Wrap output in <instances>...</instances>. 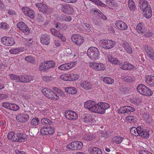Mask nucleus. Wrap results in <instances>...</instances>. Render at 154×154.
I'll list each match as a JSON object with an SVG mask.
<instances>
[{
  "mask_svg": "<svg viewBox=\"0 0 154 154\" xmlns=\"http://www.w3.org/2000/svg\"><path fill=\"white\" fill-rule=\"evenodd\" d=\"M109 61L114 64L119 65L120 67L124 70L134 68V66L127 61H125L121 63L116 58L112 57L111 56L108 57Z\"/></svg>",
  "mask_w": 154,
  "mask_h": 154,
  "instance_id": "1",
  "label": "nucleus"
},
{
  "mask_svg": "<svg viewBox=\"0 0 154 154\" xmlns=\"http://www.w3.org/2000/svg\"><path fill=\"white\" fill-rule=\"evenodd\" d=\"M131 133L136 136H141L143 138H148L149 136V131L146 129H144L140 126L137 128L133 127L130 130Z\"/></svg>",
  "mask_w": 154,
  "mask_h": 154,
  "instance_id": "2",
  "label": "nucleus"
},
{
  "mask_svg": "<svg viewBox=\"0 0 154 154\" xmlns=\"http://www.w3.org/2000/svg\"><path fill=\"white\" fill-rule=\"evenodd\" d=\"M87 55L91 60H95L99 59L100 52L97 48L91 47L87 50Z\"/></svg>",
  "mask_w": 154,
  "mask_h": 154,
  "instance_id": "3",
  "label": "nucleus"
},
{
  "mask_svg": "<svg viewBox=\"0 0 154 154\" xmlns=\"http://www.w3.org/2000/svg\"><path fill=\"white\" fill-rule=\"evenodd\" d=\"M84 106L91 112L97 113L98 105L94 100H88L85 102V103Z\"/></svg>",
  "mask_w": 154,
  "mask_h": 154,
  "instance_id": "4",
  "label": "nucleus"
},
{
  "mask_svg": "<svg viewBox=\"0 0 154 154\" xmlns=\"http://www.w3.org/2000/svg\"><path fill=\"white\" fill-rule=\"evenodd\" d=\"M137 89L138 92L143 95L150 96L152 94L151 90L142 84L138 85Z\"/></svg>",
  "mask_w": 154,
  "mask_h": 154,
  "instance_id": "5",
  "label": "nucleus"
},
{
  "mask_svg": "<svg viewBox=\"0 0 154 154\" xmlns=\"http://www.w3.org/2000/svg\"><path fill=\"white\" fill-rule=\"evenodd\" d=\"M100 44L103 48L106 49H110L114 47L116 44V42L111 40H104L101 41Z\"/></svg>",
  "mask_w": 154,
  "mask_h": 154,
  "instance_id": "6",
  "label": "nucleus"
},
{
  "mask_svg": "<svg viewBox=\"0 0 154 154\" xmlns=\"http://www.w3.org/2000/svg\"><path fill=\"white\" fill-rule=\"evenodd\" d=\"M83 143L80 141H76L72 142L66 146L68 149L73 150H80L83 147Z\"/></svg>",
  "mask_w": 154,
  "mask_h": 154,
  "instance_id": "7",
  "label": "nucleus"
},
{
  "mask_svg": "<svg viewBox=\"0 0 154 154\" xmlns=\"http://www.w3.org/2000/svg\"><path fill=\"white\" fill-rule=\"evenodd\" d=\"M1 42L3 45L6 46H11L15 43L13 38L6 36L2 37L1 39Z\"/></svg>",
  "mask_w": 154,
  "mask_h": 154,
  "instance_id": "8",
  "label": "nucleus"
},
{
  "mask_svg": "<svg viewBox=\"0 0 154 154\" xmlns=\"http://www.w3.org/2000/svg\"><path fill=\"white\" fill-rule=\"evenodd\" d=\"M66 118L70 120H75L77 119L78 115L74 111L68 110L65 113Z\"/></svg>",
  "mask_w": 154,
  "mask_h": 154,
  "instance_id": "9",
  "label": "nucleus"
},
{
  "mask_svg": "<svg viewBox=\"0 0 154 154\" xmlns=\"http://www.w3.org/2000/svg\"><path fill=\"white\" fill-rule=\"evenodd\" d=\"M36 6L40 11L44 13L48 14L51 12L50 8L44 4L37 3L36 4Z\"/></svg>",
  "mask_w": 154,
  "mask_h": 154,
  "instance_id": "10",
  "label": "nucleus"
},
{
  "mask_svg": "<svg viewBox=\"0 0 154 154\" xmlns=\"http://www.w3.org/2000/svg\"><path fill=\"white\" fill-rule=\"evenodd\" d=\"M71 38L72 41L77 45H81L84 41L83 37L79 35H72Z\"/></svg>",
  "mask_w": 154,
  "mask_h": 154,
  "instance_id": "11",
  "label": "nucleus"
},
{
  "mask_svg": "<svg viewBox=\"0 0 154 154\" xmlns=\"http://www.w3.org/2000/svg\"><path fill=\"white\" fill-rule=\"evenodd\" d=\"M17 28L22 31L25 35H28L30 33V30L28 27L23 22L19 23L17 25Z\"/></svg>",
  "mask_w": 154,
  "mask_h": 154,
  "instance_id": "12",
  "label": "nucleus"
},
{
  "mask_svg": "<svg viewBox=\"0 0 154 154\" xmlns=\"http://www.w3.org/2000/svg\"><path fill=\"white\" fill-rule=\"evenodd\" d=\"M89 66L92 69L97 71H103L105 68L104 65L101 63H89Z\"/></svg>",
  "mask_w": 154,
  "mask_h": 154,
  "instance_id": "13",
  "label": "nucleus"
},
{
  "mask_svg": "<svg viewBox=\"0 0 154 154\" xmlns=\"http://www.w3.org/2000/svg\"><path fill=\"white\" fill-rule=\"evenodd\" d=\"M98 109L97 113L100 114H104L106 109L109 107V105L106 103H102L101 102L98 103Z\"/></svg>",
  "mask_w": 154,
  "mask_h": 154,
  "instance_id": "14",
  "label": "nucleus"
},
{
  "mask_svg": "<svg viewBox=\"0 0 154 154\" xmlns=\"http://www.w3.org/2000/svg\"><path fill=\"white\" fill-rule=\"evenodd\" d=\"M135 108L130 106H125L120 108L118 110L119 114H124L133 112L135 111Z\"/></svg>",
  "mask_w": 154,
  "mask_h": 154,
  "instance_id": "15",
  "label": "nucleus"
},
{
  "mask_svg": "<svg viewBox=\"0 0 154 154\" xmlns=\"http://www.w3.org/2000/svg\"><path fill=\"white\" fill-rule=\"evenodd\" d=\"M29 116L26 113H21L16 117V120L18 122L21 123H24L27 122L29 119Z\"/></svg>",
  "mask_w": 154,
  "mask_h": 154,
  "instance_id": "16",
  "label": "nucleus"
},
{
  "mask_svg": "<svg viewBox=\"0 0 154 154\" xmlns=\"http://www.w3.org/2000/svg\"><path fill=\"white\" fill-rule=\"evenodd\" d=\"M22 10L24 14L30 18H34L35 17V12L33 10L28 7H23Z\"/></svg>",
  "mask_w": 154,
  "mask_h": 154,
  "instance_id": "17",
  "label": "nucleus"
},
{
  "mask_svg": "<svg viewBox=\"0 0 154 154\" xmlns=\"http://www.w3.org/2000/svg\"><path fill=\"white\" fill-rule=\"evenodd\" d=\"M61 8V10L65 13L70 14L74 12L73 7L69 5H62Z\"/></svg>",
  "mask_w": 154,
  "mask_h": 154,
  "instance_id": "18",
  "label": "nucleus"
},
{
  "mask_svg": "<svg viewBox=\"0 0 154 154\" xmlns=\"http://www.w3.org/2000/svg\"><path fill=\"white\" fill-rule=\"evenodd\" d=\"M144 49L147 53L148 56L152 60H154V51L152 48L148 45H145Z\"/></svg>",
  "mask_w": 154,
  "mask_h": 154,
  "instance_id": "19",
  "label": "nucleus"
},
{
  "mask_svg": "<svg viewBox=\"0 0 154 154\" xmlns=\"http://www.w3.org/2000/svg\"><path fill=\"white\" fill-rule=\"evenodd\" d=\"M50 31L53 35L61 39L62 41L63 42H65L66 41V38L64 36L63 34H60L59 32L57 31L55 28H51L50 29Z\"/></svg>",
  "mask_w": 154,
  "mask_h": 154,
  "instance_id": "20",
  "label": "nucleus"
},
{
  "mask_svg": "<svg viewBox=\"0 0 154 154\" xmlns=\"http://www.w3.org/2000/svg\"><path fill=\"white\" fill-rule=\"evenodd\" d=\"M50 37L49 35H43L41 37V43L45 45H48L50 42Z\"/></svg>",
  "mask_w": 154,
  "mask_h": 154,
  "instance_id": "21",
  "label": "nucleus"
},
{
  "mask_svg": "<svg viewBox=\"0 0 154 154\" xmlns=\"http://www.w3.org/2000/svg\"><path fill=\"white\" fill-rule=\"evenodd\" d=\"M146 82L150 86L154 87V76L151 75H147L145 77Z\"/></svg>",
  "mask_w": 154,
  "mask_h": 154,
  "instance_id": "22",
  "label": "nucleus"
},
{
  "mask_svg": "<svg viewBox=\"0 0 154 154\" xmlns=\"http://www.w3.org/2000/svg\"><path fill=\"white\" fill-rule=\"evenodd\" d=\"M116 25L118 29L122 30H125L128 28L126 24L120 20H117L116 22Z\"/></svg>",
  "mask_w": 154,
  "mask_h": 154,
  "instance_id": "23",
  "label": "nucleus"
},
{
  "mask_svg": "<svg viewBox=\"0 0 154 154\" xmlns=\"http://www.w3.org/2000/svg\"><path fill=\"white\" fill-rule=\"evenodd\" d=\"M20 82L22 83H25L29 82L33 79L32 77L30 75H23L20 76Z\"/></svg>",
  "mask_w": 154,
  "mask_h": 154,
  "instance_id": "24",
  "label": "nucleus"
},
{
  "mask_svg": "<svg viewBox=\"0 0 154 154\" xmlns=\"http://www.w3.org/2000/svg\"><path fill=\"white\" fill-rule=\"evenodd\" d=\"M17 138L16 142H23L27 140V136L25 134L20 133H17Z\"/></svg>",
  "mask_w": 154,
  "mask_h": 154,
  "instance_id": "25",
  "label": "nucleus"
},
{
  "mask_svg": "<svg viewBox=\"0 0 154 154\" xmlns=\"http://www.w3.org/2000/svg\"><path fill=\"white\" fill-rule=\"evenodd\" d=\"M74 66L73 62L63 64L58 67L59 69L61 70H67L72 68Z\"/></svg>",
  "mask_w": 154,
  "mask_h": 154,
  "instance_id": "26",
  "label": "nucleus"
},
{
  "mask_svg": "<svg viewBox=\"0 0 154 154\" xmlns=\"http://www.w3.org/2000/svg\"><path fill=\"white\" fill-rule=\"evenodd\" d=\"M81 86L85 89L89 90L92 87V84L88 81H85L80 84Z\"/></svg>",
  "mask_w": 154,
  "mask_h": 154,
  "instance_id": "27",
  "label": "nucleus"
},
{
  "mask_svg": "<svg viewBox=\"0 0 154 154\" xmlns=\"http://www.w3.org/2000/svg\"><path fill=\"white\" fill-rule=\"evenodd\" d=\"M82 120L85 122L91 123L93 122V119L91 115L89 114L83 115L82 117Z\"/></svg>",
  "mask_w": 154,
  "mask_h": 154,
  "instance_id": "28",
  "label": "nucleus"
},
{
  "mask_svg": "<svg viewBox=\"0 0 154 154\" xmlns=\"http://www.w3.org/2000/svg\"><path fill=\"white\" fill-rule=\"evenodd\" d=\"M88 152L91 154H102L101 150L97 147H91L88 149Z\"/></svg>",
  "mask_w": 154,
  "mask_h": 154,
  "instance_id": "29",
  "label": "nucleus"
},
{
  "mask_svg": "<svg viewBox=\"0 0 154 154\" xmlns=\"http://www.w3.org/2000/svg\"><path fill=\"white\" fill-rule=\"evenodd\" d=\"M17 134L14 132H10L8 135V139L12 141L16 142L17 140Z\"/></svg>",
  "mask_w": 154,
  "mask_h": 154,
  "instance_id": "30",
  "label": "nucleus"
},
{
  "mask_svg": "<svg viewBox=\"0 0 154 154\" xmlns=\"http://www.w3.org/2000/svg\"><path fill=\"white\" fill-rule=\"evenodd\" d=\"M136 29L138 33L141 34L143 33L146 31L145 27L141 23H140L138 24L137 26Z\"/></svg>",
  "mask_w": 154,
  "mask_h": 154,
  "instance_id": "31",
  "label": "nucleus"
},
{
  "mask_svg": "<svg viewBox=\"0 0 154 154\" xmlns=\"http://www.w3.org/2000/svg\"><path fill=\"white\" fill-rule=\"evenodd\" d=\"M65 91L70 94H75L77 91V89L74 87H68L64 88Z\"/></svg>",
  "mask_w": 154,
  "mask_h": 154,
  "instance_id": "32",
  "label": "nucleus"
},
{
  "mask_svg": "<svg viewBox=\"0 0 154 154\" xmlns=\"http://www.w3.org/2000/svg\"><path fill=\"white\" fill-rule=\"evenodd\" d=\"M143 12L144 13L145 17L147 19L149 18L152 16V12L150 7H149L147 9L146 8Z\"/></svg>",
  "mask_w": 154,
  "mask_h": 154,
  "instance_id": "33",
  "label": "nucleus"
},
{
  "mask_svg": "<svg viewBox=\"0 0 154 154\" xmlns=\"http://www.w3.org/2000/svg\"><path fill=\"white\" fill-rule=\"evenodd\" d=\"M140 7L141 10L144 11L146 8H147L150 6L148 5V2L146 1L143 0L140 2Z\"/></svg>",
  "mask_w": 154,
  "mask_h": 154,
  "instance_id": "34",
  "label": "nucleus"
},
{
  "mask_svg": "<svg viewBox=\"0 0 154 154\" xmlns=\"http://www.w3.org/2000/svg\"><path fill=\"white\" fill-rule=\"evenodd\" d=\"M53 92V91L48 88H45L42 90V92L43 94L49 98L50 96L51 95Z\"/></svg>",
  "mask_w": 154,
  "mask_h": 154,
  "instance_id": "35",
  "label": "nucleus"
},
{
  "mask_svg": "<svg viewBox=\"0 0 154 154\" xmlns=\"http://www.w3.org/2000/svg\"><path fill=\"white\" fill-rule=\"evenodd\" d=\"M128 7L131 11L134 10L136 8L135 3L133 0H128Z\"/></svg>",
  "mask_w": 154,
  "mask_h": 154,
  "instance_id": "36",
  "label": "nucleus"
},
{
  "mask_svg": "<svg viewBox=\"0 0 154 154\" xmlns=\"http://www.w3.org/2000/svg\"><path fill=\"white\" fill-rule=\"evenodd\" d=\"M47 70L50 68H53L55 67V63L53 61H49L45 63Z\"/></svg>",
  "mask_w": 154,
  "mask_h": 154,
  "instance_id": "37",
  "label": "nucleus"
},
{
  "mask_svg": "<svg viewBox=\"0 0 154 154\" xmlns=\"http://www.w3.org/2000/svg\"><path fill=\"white\" fill-rule=\"evenodd\" d=\"M23 49L20 48H13L9 50V52L11 54H16L23 51Z\"/></svg>",
  "mask_w": 154,
  "mask_h": 154,
  "instance_id": "38",
  "label": "nucleus"
},
{
  "mask_svg": "<svg viewBox=\"0 0 154 154\" xmlns=\"http://www.w3.org/2000/svg\"><path fill=\"white\" fill-rule=\"evenodd\" d=\"M123 46L128 53L131 54L132 53V48L129 44L127 43H124L123 45Z\"/></svg>",
  "mask_w": 154,
  "mask_h": 154,
  "instance_id": "39",
  "label": "nucleus"
},
{
  "mask_svg": "<svg viewBox=\"0 0 154 154\" xmlns=\"http://www.w3.org/2000/svg\"><path fill=\"white\" fill-rule=\"evenodd\" d=\"M42 123L43 125H50L52 123V121L47 118H44L42 119Z\"/></svg>",
  "mask_w": 154,
  "mask_h": 154,
  "instance_id": "40",
  "label": "nucleus"
},
{
  "mask_svg": "<svg viewBox=\"0 0 154 154\" xmlns=\"http://www.w3.org/2000/svg\"><path fill=\"white\" fill-rule=\"evenodd\" d=\"M10 79L12 80H15L16 82H20V76H17L14 74H11L9 75Z\"/></svg>",
  "mask_w": 154,
  "mask_h": 154,
  "instance_id": "41",
  "label": "nucleus"
},
{
  "mask_svg": "<svg viewBox=\"0 0 154 154\" xmlns=\"http://www.w3.org/2000/svg\"><path fill=\"white\" fill-rule=\"evenodd\" d=\"M40 122L39 120L37 117L33 118L30 122V124L33 126L38 125Z\"/></svg>",
  "mask_w": 154,
  "mask_h": 154,
  "instance_id": "42",
  "label": "nucleus"
},
{
  "mask_svg": "<svg viewBox=\"0 0 154 154\" xmlns=\"http://www.w3.org/2000/svg\"><path fill=\"white\" fill-rule=\"evenodd\" d=\"M123 140V137L119 136H115L113 137L112 138L113 141L117 144L121 143Z\"/></svg>",
  "mask_w": 154,
  "mask_h": 154,
  "instance_id": "43",
  "label": "nucleus"
},
{
  "mask_svg": "<svg viewBox=\"0 0 154 154\" xmlns=\"http://www.w3.org/2000/svg\"><path fill=\"white\" fill-rule=\"evenodd\" d=\"M68 75L69 81L75 80L79 78V76L78 75L74 73L69 74Z\"/></svg>",
  "mask_w": 154,
  "mask_h": 154,
  "instance_id": "44",
  "label": "nucleus"
},
{
  "mask_svg": "<svg viewBox=\"0 0 154 154\" xmlns=\"http://www.w3.org/2000/svg\"><path fill=\"white\" fill-rule=\"evenodd\" d=\"M104 82L107 84H111L114 82V80L110 78L105 77L103 79Z\"/></svg>",
  "mask_w": 154,
  "mask_h": 154,
  "instance_id": "45",
  "label": "nucleus"
},
{
  "mask_svg": "<svg viewBox=\"0 0 154 154\" xmlns=\"http://www.w3.org/2000/svg\"><path fill=\"white\" fill-rule=\"evenodd\" d=\"M123 80L127 82H132L134 81V78L133 77L127 76L124 77Z\"/></svg>",
  "mask_w": 154,
  "mask_h": 154,
  "instance_id": "46",
  "label": "nucleus"
},
{
  "mask_svg": "<svg viewBox=\"0 0 154 154\" xmlns=\"http://www.w3.org/2000/svg\"><path fill=\"white\" fill-rule=\"evenodd\" d=\"M10 107V109L12 111H17L19 109V107L18 106L15 104H12L11 103Z\"/></svg>",
  "mask_w": 154,
  "mask_h": 154,
  "instance_id": "47",
  "label": "nucleus"
},
{
  "mask_svg": "<svg viewBox=\"0 0 154 154\" xmlns=\"http://www.w3.org/2000/svg\"><path fill=\"white\" fill-rule=\"evenodd\" d=\"M47 67L45 63L44 64L42 63H41L39 65V69L41 71H42L45 72L48 70Z\"/></svg>",
  "mask_w": 154,
  "mask_h": 154,
  "instance_id": "48",
  "label": "nucleus"
},
{
  "mask_svg": "<svg viewBox=\"0 0 154 154\" xmlns=\"http://www.w3.org/2000/svg\"><path fill=\"white\" fill-rule=\"evenodd\" d=\"M68 75L69 74H63L60 75V78L64 81H69Z\"/></svg>",
  "mask_w": 154,
  "mask_h": 154,
  "instance_id": "49",
  "label": "nucleus"
},
{
  "mask_svg": "<svg viewBox=\"0 0 154 154\" xmlns=\"http://www.w3.org/2000/svg\"><path fill=\"white\" fill-rule=\"evenodd\" d=\"M49 99L54 100H57L59 99V97L54 92L49 98Z\"/></svg>",
  "mask_w": 154,
  "mask_h": 154,
  "instance_id": "50",
  "label": "nucleus"
},
{
  "mask_svg": "<svg viewBox=\"0 0 154 154\" xmlns=\"http://www.w3.org/2000/svg\"><path fill=\"white\" fill-rule=\"evenodd\" d=\"M47 127H43L40 130L41 133L42 134L48 135V131Z\"/></svg>",
  "mask_w": 154,
  "mask_h": 154,
  "instance_id": "51",
  "label": "nucleus"
},
{
  "mask_svg": "<svg viewBox=\"0 0 154 154\" xmlns=\"http://www.w3.org/2000/svg\"><path fill=\"white\" fill-rule=\"evenodd\" d=\"M0 27L4 30L7 29L9 27V26L6 23H1Z\"/></svg>",
  "mask_w": 154,
  "mask_h": 154,
  "instance_id": "52",
  "label": "nucleus"
},
{
  "mask_svg": "<svg viewBox=\"0 0 154 154\" xmlns=\"http://www.w3.org/2000/svg\"><path fill=\"white\" fill-rule=\"evenodd\" d=\"M106 3L109 6L113 7L114 5V1L113 0H106Z\"/></svg>",
  "mask_w": 154,
  "mask_h": 154,
  "instance_id": "53",
  "label": "nucleus"
},
{
  "mask_svg": "<svg viewBox=\"0 0 154 154\" xmlns=\"http://www.w3.org/2000/svg\"><path fill=\"white\" fill-rule=\"evenodd\" d=\"M83 139L85 140L90 141L93 139V137L89 135H85L83 137Z\"/></svg>",
  "mask_w": 154,
  "mask_h": 154,
  "instance_id": "54",
  "label": "nucleus"
},
{
  "mask_svg": "<svg viewBox=\"0 0 154 154\" xmlns=\"http://www.w3.org/2000/svg\"><path fill=\"white\" fill-rule=\"evenodd\" d=\"M2 106L5 108L8 109H10V106L11 104V103L8 102H4L2 103Z\"/></svg>",
  "mask_w": 154,
  "mask_h": 154,
  "instance_id": "55",
  "label": "nucleus"
},
{
  "mask_svg": "<svg viewBox=\"0 0 154 154\" xmlns=\"http://www.w3.org/2000/svg\"><path fill=\"white\" fill-rule=\"evenodd\" d=\"M48 129V135H52L54 132V129L51 127H49L47 128Z\"/></svg>",
  "mask_w": 154,
  "mask_h": 154,
  "instance_id": "56",
  "label": "nucleus"
},
{
  "mask_svg": "<svg viewBox=\"0 0 154 154\" xmlns=\"http://www.w3.org/2000/svg\"><path fill=\"white\" fill-rule=\"evenodd\" d=\"M143 34V35L146 37H149L151 36H152V32H149V31H148L146 32H145H145Z\"/></svg>",
  "mask_w": 154,
  "mask_h": 154,
  "instance_id": "57",
  "label": "nucleus"
},
{
  "mask_svg": "<svg viewBox=\"0 0 154 154\" xmlns=\"http://www.w3.org/2000/svg\"><path fill=\"white\" fill-rule=\"evenodd\" d=\"M94 2L95 4L100 6H103L104 5L99 0H95Z\"/></svg>",
  "mask_w": 154,
  "mask_h": 154,
  "instance_id": "58",
  "label": "nucleus"
},
{
  "mask_svg": "<svg viewBox=\"0 0 154 154\" xmlns=\"http://www.w3.org/2000/svg\"><path fill=\"white\" fill-rule=\"evenodd\" d=\"M42 79L44 81H49L51 80V77L48 76H43Z\"/></svg>",
  "mask_w": 154,
  "mask_h": 154,
  "instance_id": "59",
  "label": "nucleus"
},
{
  "mask_svg": "<svg viewBox=\"0 0 154 154\" xmlns=\"http://www.w3.org/2000/svg\"><path fill=\"white\" fill-rule=\"evenodd\" d=\"M94 12L95 15H97L99 17H100L102 13V12L98 10H94Z\"/></svg>",
  "mask_w": 154,
  "mask_h": 154,
  "instance_id": "60",
  "label": "nucleus"
},
{
  "mask_svg": "<svg viewBox=\"0 0 154 154\" xmlns=\"http://www.w3.org/2000/svg\"><path fill=\"white\" fill-rule=\"evenodd\" d=\"M127 119L129 120L130 122H133L134 121V117L132 116H128L126 117Z\"/></svg>",
  "mask_w": 154,
  "mask_h": 154,
  "instance_id": "61",
  "label": "nucleus"
},
{
  "mask_svg": "<svg viewBox=\"0 0 154 154\" xmlns=\"http://www.w3.org/2000/svg\"><path fill=\"white\" fill-rule=\"evenodd\" d=\"M25 60L28 62H32L33 60L31 56H27L25 58Z\"/></svg>",
  "mask_w": 154,
  "mask_h": 154,
  "instance_id": "62",
  "label": "nucleus"
},
{
  "mask_svg": "<svg viewBox=\"0 0 154 154\" xmlns=\"http://www.w3.org/2000/svg\"><path fill=\"white\" fill-rule=\"evenodd\" d=\"M94 23L98 26H102L103 25V24L102 22L98 20L94 21Z\"/></svg>",
  "mask_w": 154,
  "mask_h": 154,
  "instance_id": "63",
  "label": "nucleus"
},
{
  "mask_svg": "<svg viewBox=\"0 0 154 154\" xmlns=\"http://www.w3.org/2000/svg\"><path fill=\"white\" fill-rule=\"evenodd\" d=\"M148 151L146 149H143L139 151V154H147Z\"/></svg>",
  "mask_w": 154,
  "mask_h": 154,
  "instance_id": "64",
  "label": "nucleus"
}]
</instances>
